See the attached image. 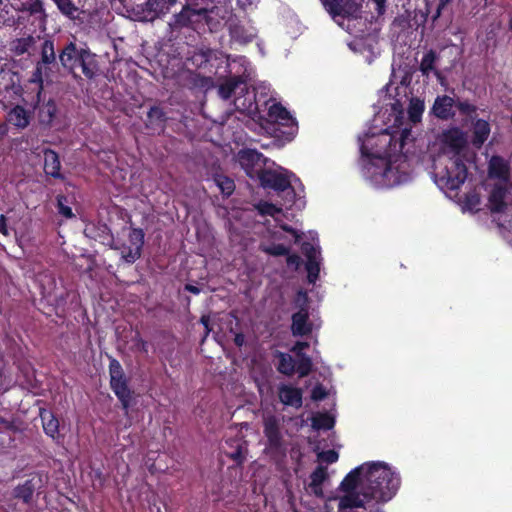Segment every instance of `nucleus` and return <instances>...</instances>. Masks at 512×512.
<instances>
[{
  "label": "nucleus",
  "mask_w": 512,
  "mask_h": 512,
  "mask_svg": "<svg viewBox=\"0 0 512 512\" xmlns=\"http://www.w3.org/2000/svg\"><path fill=\"white\" fill-rule=\"evenodd\" d=\"M400 487V476L384 462L365 463L342 480L337 497L338 511L362 509L363 512H384L382 506L390 501Z\"/></svg>",
  "instance_id": "obj_1"
},
{
  "label": "nucleus",
  "mask_w": 512,
  "mask_h": 512,
  "mask_svg": "<svg viewBox=\"0 0 512 512\" xmlns=\"http://www.w3.org/2000/svg\"><path fill=\"white\" fill-rule=\"evenodd\" d=\"M58 59L61 66L69 73H73L79 65L83 74L92 79L98 72V63L95 54L89 49L78 48L76 43L70 41L59 50Z\"/></svg>",
  "instance_id": "obj_2"
},
{
  "label": "nucleus",
  "mask_w": 512,
  "mask_h": 512,
  "mask_svg": "<svg viewBox=\"0 0 512 512\" xmlns=\"http://www.w3.org/2000/svg\"><path fill=\"white\" fill-rule=\"evenodd\" d=\"M186 5L181 12L175 15V24L178 26H189L204 21L211 28H215L219 23L217 17L220 15L221 9L205 4L207 0H186Z\"/></svg>",
  "instance_id": "obj_3"
},
{
  "label": "nucleus",
  "mask_w": 512,
  "mask_h": 512,
  "mask_svg": "<svg viewBox=\"0 0 512 512\" xmlns=\"http://www.w3.org/2000/svg\"><path fill=\"white\" fill-rule=\"evenodd\" d=\"M467 178V168L459 157H448L435 164V181L442 189L456 190Z\"/></svg>",
  "instance_id": "obj_4"
},
{
  "label": "nucleus",
  "mask_w": 512,
  "mask_h": 512,
  "mask_svg": "<svg viewBox=\"0 0 512 512\" xmlns=\"http://www.w3.org/2000/svg\"><path fill=\"white\" fill-rule=\"evenodd\" d=\"M264 435L267 439L265 453L276 463L286 456V446L281 433L280 420L274 415H267L263 419Z\"/></svg>",
  "instance_id": "obj_5"
},
{
  "label": "nucleus",
  "mask_w": 512,
  "mask_h": 512,
  "mask_svg": "<svg viewBox=\"0 0 512 512\" xmlns=\"http://www.w3.org/2000/svg\"><path fill=\"white\" fill-rule=\"evenodd\" d=\"M177 0H146L133 9L134 18L137 21L152 22L169 13Z\"/></svg>",
  "instance_id": "obj_6"
},
{
  "label": "nucleus",
  "mask_w": 512,
  "mask_h": 512,
  "mask_svg": "<svg viewBox=\"0 0 512 512\" xmlns=\"http://www.w3.org/2000/svg\"><path fill=\"white\" fill-rule=\"evenodd\" d=\"M109 373L111 389L121 402L122 407L125 410V414H128L132 393L128 387L127 379L125 378L122 367L118 361L113 360L110 363Z\"/></svg>",
  "instance_id": "obj_7"
},
{
  "label": "nucleus",
  "mask_w": 512,
  "mask_h": 512,
  "mask_svg": "<svg viewBox=\"0 0 512 512\" xmlns=\"http://www.w3.org/2000/svg\"><path fill=\"white\" fill-rule=\"evenodd\" d=\"M393 137L384 130L377 136H368L361 145V152L375 158H390ZM393 150H396V143Z\"/></svg>",
  "instance_id": "obj_8"
},
{
  "label": "nucleus",
  "mask_w": 512,
  "mask_h": 512,
  "mask_svg": "<svg viewBox=\"0 0 512 512\" xmlns=\"http://www.w3.org/2000/svg\"><path fill=\"white\" fill-rule=\"evenodd\" d=\"M15 11L22 12L32 18V24L36 25L42 32L47 28L48 14L43 0H11Z\"/></svg>",
  "instance_id": "obj_9"
},
{
  "label": "nucleus",
  "mask_w": 512,
  "mask_h": 512,
  "mask_svg": "<svg viewBox=\"0 0 512 512\" xmlns=\"http://www.w3.org/2000/svg\"><path fill=\"white\" fill-rule=\"evenodd\" d=\"M321 2L333 18L357 19L361 15L364 0H321Z\"/></svg>",
  "instance_id": "obj_10"
},
{
  "label": "nucleus",
  "mask_w": 512,
  "mask_h": 512,
  "mask_svg": "<svg viewBox=\"0 0 512 512\" xmlns=\"http://www.w3.org/2000/svg\"><path fill=\"white\" fill-rule=\"evenodd\" d=\"M440 141L443 154L462 159L467 148L466 135L462 130L450 128L442 133Z\"/></svg>",
  "instance_id": "obj_11"
},
{
  "label": "nucleus",
  "mask_w": 512,
  "mask_h": 512,
  "mask_svg": "<svg viewBox=\"0 0 512 512\" xmlns=\"http://www.w3.org/2000/svg\"><path fill=\"white\" fill-rule=\"evenodd\" d=\"M400 163L396 165L398 159L394 162L389 160L385 167L379 173L381 183L386 186H394L409 180L410 175L407 171L409 165L403 156H399Z\"/></svg>",
  "instance_id": "obj_12"
},
{
  "label": "nucleus",
  "mask_w": 512,
  "mask_h": 512,
  "mask_svg": "<svg viewBox=\"0 0 512 512\" xmlns=\"http://www.w3.org/2000/svg\"><path fill=\"white\" fill-rule=\"evenodd\" d=\"M238 161L250 178H261V174L265 172L266 159L256 150H241L238 153Z\"/></svg>",
  "instance_id": "obj_13"
},
{
  "label": "nucleus",
  "mask_w": 512,
  "mask_h": 512,
  "mask_svg": "<svg viewBox=\"0 0 512 512\" xmlns=\"http://www.w3.org/2000/svg\"><path fill=\"white\" fill-rule=\"evenodd\" d=\"M259 180L264 188H270L277 192H287L291 198L294 196L291 180L283 171L265 170V172L261 174V178Z\"/></svg>",
  "instance_id": "obj_14"
},
{
  "label": "nucleus",
  "mask_w": 512,
  "mask_h": 512,
  "mask_svg": "<svg viewBox=\"0 0 512 512\" xmlns=\"http://www.w3.org/2000/svg\"><path fill=\"white\" fill-rule=\"evenodd\" d=\"M129 244L121 248V257L126 263H134L141 256L144 244V233L141 229H132L128 238Z\"/></svg>",
  "instance_id": "obj_15"
},
{
  "label": "nucleus",
  "mask_w": 512,
  "mask_h": 512,
  "mask_svg": "<svg viewBox=\"0 0 512 512\" xmlns=\"http://www.w3.org/2000/svg\"><path fill=\"white\" fill-rule=\"evenodd\" d=\"M234 106L237 111L252 119L259 114L256 95L253 91H249L245 84L240 88L239 95L235 97Z\"/></svg>",
  "instance_id": "obj_16"
},
{
  "label": "nucleus",
  "mask_w": 512,
  "mask_h": 512,
  "mask_svg": "<svg viewBox=\"0 0 512 512\" xmlns=\"http://www.w3.org/2000/svg\"><path fill=\"white\" fill-rule=\"evenodd\" d=\"M268 119L276 124L293 129L296 121L290 112L280 103H273L268 108Z\"/></svg>",
  "instance_id": "obj_17"
},
{
  "label": "nucleus",
  "mask_w": 512,
  "mask_h": 512,
  "mask_svg": "<svg viewBox=\"0 0 512 512\" xmlns=\"http://www.w3.org/2000/svg\"><path fill=\"white\" fill-rule=\"evenodd\" d=\"M312 331V323L309 321V314L306 309L292 315L291 332L293 336H305Z\"/></svg>",
  "instance_id": "obj_18"
},
{
  "label": "nucleus",
  "mask_w": 512,
  "mask_h": 512,
  "mask_svg": "<svg viewBox=\"0 0 512 512\" xmlns=\"http://www.w3.org/2000/svg\"><path fill=\"white\" fill-rule=\"evenodd\" d=\"M279 399L284 405L299 408L302 406V391L298 388L281 385L279 387Z\"/></svg>",
  "instance_id": "obj_19"
},
{
  "label": "nucleus",
  "mask_w": 512,
  "mask_h": 512,
  "mask_svg": "<svg viewBox=\"0 0 512 512\" xmlns=\"http://www.w3.org/2000/svg\"><path fill=\"white\" fill-rule=\"evenodd\" d=\"M61 163L58 154L51 150H44V171L47 175L54 178L60 179L62 175L60 173Z\"/></svg>",
  "instance_id": "obj_20"
},
{
  "label": "nucleus",
  "mask_w": 512,
  "mask_h": 512,
  "mask_svg": "<svg viewBox=\"0 0 512 512\" xmlns=\"http://www.w3.org/2000/svg\"><path fill=\"white\" fill-rule=\"evenodd\" d=\"M453 106V98L446 95L437 97L433 105V112L438 118L447 120L453 116Z\"/></svg>",
  "instance_id": "obj_21"
},
{
  "label": "nucleus",
  "mask_w": 512,
  "mask_h": 512,
  "mask_svg": "<svg viewBox=\"0 0 512 512\" xmlns=\"http://www.w3.org/2000/svg\"><path fill=\"white\" fill-rule=\"evenodd\" d=\"M166 114L158 106H153L147 113L146 127L153 130L163 131L165 128Z\"/></svg>",
  "instance_id": "obj_22"
},
{
  "label": "nucleus",
  "mask_w": 512,
  "mask_h": 512,
  "mask_svg": "<svg viewBox=\"0 0 512 512\" xmlns=\"http://www.w3.org/2000/svg\"><path fill=\"white\" fill-rule=\"evenodd\" d=\"M35 44L36 37L32 35L17 38L10 43V51L16 56H22L26 53H29Z\"/></svg>",
  "instance_id": "obj_23"
},
{
  "label": "nucleus",
  "mask_w": 512,
  "mask_h": 512,
  "mask_svg": "<svg viewBox=\"0 0 512 512\" xmlns=\"http://www.w3.org/2000/svg\"><path fill=\"white\" fill-rule=\"evenodd\" d=\"M57 60L56 47L54 40L51 38H45L40 47V62L47 66L55 64Z\"/></svg>",
  "instance_id": "obj_24"
},
{
  "label": "nucleus",
  "mask_w": 512,
  "mask_h": 512,
  "mask_svg": "<svg viewBox=\"0 0 512 512\" xmlns=\"http://www.w3.org/2000/svg\"><path fill=\"white\" fill-rule=\"evenodd\" d=\"M227 445L231 448V450L226 451V455L234 460L237 464H242L246 458V443L240 439H234L227 441Z\"/></svg>",
  "instance_id": "obj_25"
},
{
  "label": "nucleus",
  "mask_w": 512,
  "mask_h": 512,
  "mask_svg": "<svg viewBox=\"0 0 512 512\" xmlns=\"http://www.w3.org/2000/svg\"><path fill=\"white\" fill-rule=\"evenodd\" d=\"M243 85L244 81L241 77H231L219 86L218 94L222 99L227 100L232 96L233 93H235L237 89L240 90Z\"/></svg>",
  "instance_id": "obj_26"
},
{
  "label": "nucleus",
  "mask_w": 512,
  "mask_h": 512,
  "mask_svg": "<svg viewBox=\"0 0 512 512\" xmlns=\"http://www.w3.org/2000/svg\"><path fill=\"white\" fill-rule=\"evenodd\" d=\"M489 134H490L489 123L482 119L477 120L473 126L472 143L475 146L480 147L487 140Z\"/></svg>",
  "instance_id": "obj_27"
},
{
  "label": "nucleus",
  "mask_w": 512,
  "mask_h": 512,
  "mask_svg": "<svg viewBox=\"0 0 512 512\" xmlns=\"http://www.w3.org/2000/svg\"><path fill=\"white\" fill-rule=\"evenodd\" d=\"M7 120L10 124L22 129L29 124L27 111L22 106L12 108L8 113Z\"/></svg>",
  "instance_id": "obj_28"
},
{
  "label": "nucleus",
  "mask_w": 512,
  "mask_h": 512,
  "mask_svg": "<svg viewBox=\"0 0 512 512\" xmlns=\"http://www.w3.org/2000/svg\"><path fill=\"white\" fill-rule=\"evenodd\" d=\"M506 190L503 186H495L489 196L490 209L493 212H501L505 207L504 198Z\"/></svg>",
  "instance_id": "obj_29"
},
{
  "label": "nucleus",
  "mask_w": 512,
  "mask_h": 512,
  "mask_svg": "<svg viewBox=\"0 0 512 512\" xmlns=\"http://www.w3.org/2000/svg\"><path fill=\"white\" fill-rule=\"evenodd\" d=\"M326 477V468L323 466H318L310 476V487L312 489V492L318 497H321L323 495L322 484L325 481Z\"/></svg>",
  "instance_id": "obj_30"
},
{
  "label": "nucleus",
  "mask_w": 512,
  "mask_h": 512,
  "mask_svg": "<svg viewBox=\"0 0 512 512\" xmlns=\"http://www.w3.org/2000/svg\"><path fill=\"white\" fill-rule=\"evenodd\" d=\"M230 36L231 38L241 44H246L251 42L254 37L255 33L252 31L246 30L243 26L238 24H231L229 27Z\"/></svg>",
  "instance_id": "obj_31"
},
{
  "label": "nucleus",
  "mask_w": 512,
  "mask_h": 512,
  "mask_svg": "<svg viewBox=\"0 0 512 512\" xmlns=\"http://www.w3.org/2000/svg\"><path fill=\"white\" fill-rule=\"evenodd\" d=\"M60 13L71 20L79 18L80 10L73 0H52Z\"/></svg>",
  "instance_id": "obj_32"
},
{
  "label": "nucleus",
  "mask_w": 512,
  "mask_h": 512,
  "mask_svg": "<svg viewBox=\"0 0 512 512\" xmlns=\"http://www.w3.org/2000/svg\"><path fill=\"white\" fill-rule=\"evenodd\" d=\"M57 113V106L53 100H49L39 107L38 117L42 124H52Z\"/></svg>",
  "instance_id": "obj_33"
},
{
  "label": "nucleus",
  "mask_w": 512,
  "mask_h": 512,
  "mask_svg": "<svg viewBox=\"0 0 512 512\" xmlns=\"http://www.w3.org/2000/svg\"><path fill=\"white\" fill-rule=\"evenodd\" d=\"M276 356L279 358V364L277 366L278 371L288 376L292 375L296 368L293 357L280 351L276 352Z\"/></svg>",
  "instance_id": "obj_34"
},
{
  "label": "nucleus",
  "mask_w": 512,
  "mask_h": 512,
  "mask_svg": "<svg viewBox=\"0 0 512 512\" xmlns=\"http://www.w3.org/2000/svg\"><path fill=\"white\" fill-rule=\"evenodd\" d=\"M41 418H42L43 429H44L45 433L48 436L55 438L59 432L58 419L55 418L51 412H47V411L41 413Z\"/></svg>",
  "instance_id": "obj_35"
},
{
  "label": "nucleus",
  "mask_w": 512,
  "mask_h": 512,
  "mask_svg": "<svg viewBox=\"0 0 512 512\" xmlns=\"http://www.w3.org/2000/svg\"><path fill=\"white\" fill-rule=\"evenodd\" d=\"M438 59V55L434 50H429L427 53L424 54L422 57L419 70L421 71L422 75L429 76L431 72H435V62Z\"/></svg>",
  "instance_id": "obj_36"
},
{
  "label": "nucleus",
  "mask_w": 512,
  "mask_h": 512,
  "mask_svg": "<svg viewBox=\"0 0 512 512\" xmlns=\"http://www.w3.org/2000/svg\"><path fill=\"white\" fill-rule=\"evenodd\" d=\"M489 175L496 178H505L507 175V165L503 158L493 156L489 162Z\"/></svg>",
  "instance_id": "obj_37"
},
{
  "label": "nucleus",
  "mask_w": 512,
  "mask_h": 512,
  "mask_svg": "<svg viewBox=\"0 0 512 512\" xmlns=\"http://www.w3.org/2000/svg\"><path fill=\"white\" fill-rule=\"evenodd\" d=\"M424 111L423 101L413 98L411 99L408 107V115L412 122L416 123L420 120L421 115Z\"/></svg>",
  "instance_id": "obj_38"
},
{
  "label": "nucleus",
  "mask_w": 512,
  "mask_h": 512,
  "mask_svg": "<svg viewBox=\"0 0 512 512\" xmlns=\"http://www.w3.org/2000/svg\"><path fill=\"white\" fill-rule=\"evenodd\" d=\"M214 181L221 192L226 196H230L235 190L234 181L227 176L217 175Z\"/></svg>",
  "instance_id": "obj_39"
},
{
  "label": "nucleus",
  "mask_w": 512,
  "mask_h": 512,
  "mask_svg": "<svg viewBox=\"0 0 512 512\" xmlns=\"http://www.w3.org/2000/svg\"><path fill=\"white\" fill-rule=\"evenodd\" d=\"M34 488L30 481H26L24 484L19 485L14 490V495L18 499H22L23 502L28 503L33 495Z\"/></svg>",
  "instance_id": "obj_40"
},
{
  "label": "nucleus",
  "mask_w": 512,
  "mask_h": 512,
  "mask_svg": "<svg viewBox=\"0 0 512 512\" xmlns=\"http://www.w3.org/2000/svg\"><path fill=\"white\" fill-rule=\"evenodd\" d=\"M320 260H310L306 262V270L308 272V281L310 283H315L318 279L320 272Z\"/></svg>",
  "instance_id": "obj_41"
},
{
  "label": "nucleus",
  "mask_w": 512,
  "mask_h": 512,
  "mask_svg": "<svg viewBox=\"0 0 512 512\" xmlns=\"http://www.w3.org/2000/svg\"><path fill=\"white\" fill-rule=\"evenodd\" d=\"M312 369V361L311 358L306 354H301L299 357V362L297 365V371L300 377L307 376Z\"/></svg>",
  "instance_id": "obj_42"
},
{
  "label": "nucleus",
  "mask_w": 512,
  "mask_h": 512,
  "mask_svg": "<svg viewBox=\"0 0 512 512\" xmlns=\"http://www.w3.org/2000/svg\"><path fill=\"white\" fill-rule=\"evenodd\" d=\"M302 252L306 256L307 261L321 259L319 248L309 242L302 244Z\"/></svg>",
  "instance_id": "obj_43"
},
{
  "label": "nucleus",
  "mask_w": 512,
  "mask_h": 512,
  "mask_svg": "<svg viewBox=\"0 0 512 512\" xmlns=\"http://www.w3.org/2000/svg\"><path fill=\"white\" fill-rule=\"evenodd\" d=\"M262 251L272 256H284L289 254V249L283 244L263 246Z\"/></svg>",
  "instance_id": "obj_44"
},
{
  "label": "nucleus",
  "mask_w": 512,
  "mask_h": 512,
  "mask_svg": "<svg viewBox=\"0 0 512 512\" xmlns=\"http://www.w3.org/2000/svg\"><path fill=\"white\" fill-rule=\"evenodd\" d=\"M333 425V419L327 415H320L313 419V426L317 429H330Z\"/></svg>",
  "instance_id": "obj_45"
},
{
  "label": "nucleus",
  "mask_w": 512,
  "mask_h": 512,
  "mask_svg": "<svg viewBox=\"0 0 512 512\" xmlns=\"http://www.w3.org/2000/svg\"><path fill=\"white\" fill-rule=\"evenodd\" d=\"M258 209L262 215H270L272 217H275L282 211L280 207L267 202L259 204Z\"/></svg>",
  "instance_id": "obj_46"
},
{
  "label": "nucleus",
  "mask_w": 512,
  "mask_h": 512,
  "mask_svg": "<svg viewBox=\"0 0 512 512\" xmlns=\"http://www.w3.org/2000/svg\"><path fill=\"white\" fill-rule=\"evenodd\" d=\"M64 201H66L65 197L58 196L57 202H58L59 213L66 218H72L73 217L72 209L70 207H68L67 205H65Z\"/></svg>",
  "instance_id": "obj_47"
},
{
  "label": "nucleus",
  "mask_w": 512,
  "mask_h": 512,
  "mask_svg": "<svg viewBox=\"0 0 512 512\" xmlns=\"http://www.w3.org/2000/svg\"><path fill=\"white\" fill-rule=\"evenodd\" d=\"M338 457V453L334 450H327L318 454V458L328 464L336 462Z\"/></svg>",
  "instance_id": "obj_48"
},
{
  "label": "nucleus",
  "mask_w": 512,
  "mask_h": 512,
  "mask_svg": "<svg viewBox=\"0 0 512 512\" xmlns=\"http://www.w3.org/2000/svg\"><path fill=\"white\" fill-rule=\"evenodd\" d=\"M133 342H134V347L138 350V351H141L145 354L148 353V343L142 339V337L140 336L139 333H137L134 338H133Z\"/></svg>",
  "instance_id": "obj_49"
},
{
  "label": "nucleus",
  "mask_w": 512,
  "mask_h": 512,
  "mask_svg": "<svg viewBox=\"0 0 512 512\" xmlns=\"http://www.w3.org/2000/svg\"><path fill=\"white\" fill-rule=\"evenodd\" d=\"M47 65L37 62L35 71L33 73L34 81L42 82L43 74L46 73Z\"/></svg>",
  "instance_id": "obj_50"
},
{
  "label": "nucleus",
  "mask_w": 512,
  "mask_h": 512,
  "mask_svg": "<svg viewBox=\"0 0 512 512\" xmlns=\"http://www.w3.org/2000/svg\"><path fill=\"white\" fill-rule=\"evenodd\" d=\"M412 133L410 129H403L399 137V151L402 152L404 145L411 139Z\"/></svg>",
  "instance_id": "obj_51"
},
{
  "label": "nucleus",
  "mask_w": 512,
  "mask_h": 512,
  "mask_svg": "<svg viewBox=\"0 0 512 512\" xmlns=\"http://www.w3.org/2000/svg\"><path fill=\"white\" fill-rule=\"evenodd\" d=\"M326 395V391L321 385L315 386L311 393V397L314 400H322Z\"/></svg>",
  "instance_id": "obj_52"
},
{
  "label": "nucleus",
  "mask_w": 512,
  "mask_h": 512,
  "mask_svg": "<svg viewBox=\"0 0 512 512\" xmlns=\"http://www.w3.org/2000/svg\"><path fill=\"white\" fill-rule=\"evenodd\" d=\"M309 347L308 342H301L298 341L295 343V345L292 347L291 351L296 353L298 357H301V354H304L302 351Z\"/></svg>",
  "instance_id": "obj_53"
},
{
  "label": "nucleus",
  "mask_w": 512,
  "mask_h": 512,
  "mask_svg": "<svg viewBox=\"0 0 512 512\" xmlns=\"http://www.w3.org/2000/svg\"><path fill=\"white\" fill-rule=\"evenodd\" d=\"M457 107L458 109L463 112V113H466V114H470L471 112H474L475 111V108L474 106H472L470 103L468 102H459L457 104Z\"/></svg>",
  "instance_id": "obj_54"
},
{
  "label": "nucleus",
  "mask_w": 512,
  "mask_h": 512,
  "mask_svg": "<svg viewBox=\"0 0 512 512\" xmlns=\"http://www.w3.org/2000/svg\"><path fill=\"white\" fill-rule=\"evenodd\" d=\"M376 5V11L378 15H383L386 10V1L387 0H373Z\"/></svg>",
  "instance_id": "obj_55"
},
{
  "label": "nucleus",
  "mask_w": 512,
  "mask_h": 512,
  "mask_svg": "<svg viewBox=\"0 0 512 512\" xmlns=\"http://www.w3.org/2000/svg\"><path fill=\"white\" fill-rule=\"evenodd\" d=\"M449 2L450 0H439L434 20L440 17L442 10L448 5Z\"/></svg>",
  "instance_id": "obj_56"
},
{
  "label": "nucleus",
  "mask_w": 512,
  "mask_h": 512,
  "mask_svg": "<svg viewBox=\"0 0 512 512\" xmlns=\"http://www.w3.org/2000/svg\"><path fill=\"white\" fill-rule=\"evenodd\" d=\"M0 232L5 236H7L9 234L8 228L6 225V218L4 215H0Z\"/></svg>",
  "instance_id": "obj_57"
},
{
  "label": "nucleus",
  "mask_w": 512,
  "mask_h": 512,
  "mask_svg": "<svg viewBox=\"0 0 512 512\" xmlns=\"http://www.w3.org/2000/svg\"><path fill=\"white\" fill-rule=\"evenodd\" d=\"M299 261H300V258L297 255H288V257H287V264L288 265L298 266Z\"/></svg>",
  "instance_id": "obj_58"
},
{
  "label": "nucleus",
  "mask_w": 512,
  "mask_h": 512,
  "mask_svg": "<svg viewBox=\"0 0 512 512\" xmlns=\"http://www.w3.org/2000/svg\"><path fill=\"white\" fill-rule=\"evenodd\" d=\"M234 343L238 346V347H241L244 343H245V337L243 334L241 333H238L235 335V338H234Z\"/></svg>",
  "instance_id": "obj_59"
},
{
  "label": "nucleus",
  "mask_w": 512,
  "mask_h": 512,
  "mask_svg": "<svg viewBox=\"0 0 512 512\" xmlns=\"http://www.w3.org/2000/svg\"><path fill=\"white\" fill-rule=\"evenodd\" d=\"M185 290H187L188 292L193 293L195 295H197L201 292L200 288H198L197 286L192 285V284H186Z\"/></svg>",
  "instance_id": "obj_60"
},
{
  "label": "nucleus",
  "mask_w": 512,
  "mask_h": 512,
  "mask_svg": "<svg viewBox=\"0 0 512 512\" xmlns=\"http://www.w3.org/2000/svg\"><path fill=\"white\" fill-rule=\"evenodd\" d=\"M281 228H282L284 231H286V232H288V233L293 234V235L296 237V241H298L299 235L297 234V232H296V230H295V229H293L292 227H290V226H288V225H285V224H284V225H281Z\"/></svg>",
  "instance_id": "obj_61"
},
{
  "label": "nucleus",
  "mask_w": 512,
  "mask_h": 512,
  "mask_svg": "<svg viewBox=\"0 0 512 512\" xmlns=\"http://www.w3.org/2000/svg\"><path fill=\"white\" fill-rule=\"evenodd\" d=\"M200 321L204 325V327L206 329V332L209 333V331H210V328H209V321H210L209 317L202 316Z\"/></svg>",
  "instance_id": "obj_62"
},
{
  "label": "nucleus",
  "mask_w": 512,
  "mask_h": 512,
  "mask_svg": "<svg viewBox=\"0 0 512 512\" xmlns=\"http://www.w3.org/2000/svg\"><path fill=\"white\" fill-rule=\"evenodd\" d=\"M0 133H2V126L0 125Z\"/></svg>",
  "instance_id": "obj_63"
},
{
  "label": "nucleus",
  "mask_w": 512,
  "mask_h": 512,
  "mask_svg": "<svg viewBox=\"0 0 512 512\" xmlns=\"http://www.w3.org/2000/svg\"><path fill=\"white\" fill-rule=\"evenodd\" d=\"M3 3V0H0V5Z\"/></svg>",
  "instance_id": "obj_64"
}]
</instances>
